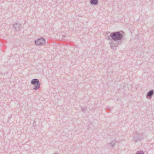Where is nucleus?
Wrapping results in <instances>:
<instances>
[{
  "instance_id": "obj_1",
  "label": "nucleus",
  "mask_w": 154,
  "mask_h": 154,
  "mask_svg": "<svg viewBox=\"0 0 154 154\" xmlns=\"http://www.w3.org/2000/svg\"><path fill=\"white\" fill-rule=\"evenodd\" d=\"M110 36L112 40L118 42L122 40L123 35L120 32L117 31L111 33L110 34Z\"/></svg>"
},
{
  "instance_id": "obj_2",
  "label": "nucleus",
  "mask_w": 154,
  "mask_h": 154,
  "mask_svg": "<svg viewBox=\"0 0 154 154\" xmlns=\"http://www.w3.org/2000/svg\"><path fill=\"white\" fill-rule=\"evenodd\" d=\"M146 137L144 133H140L136 132L134 134L132 141L135 143L140 141Z\"/></svg>"
},
{
  "instance_id": "obj_3",
  "label": "nucleus",
  "mask_w": 154,
  "mask_h": 154,
  "mask_svg": "<svg viewBox=\"0 0 154 154\" xmlns=\"http://www.w3.org/2000/svg\"><path fill=\"white\" fill-rule=\"evenodd\" d=\"M31 83L32 85H34L33 89L35 90L38 89L41 85V83L39 80L37 79H32Z\"/></svg>"
},
{
  "instance_id": "obj_4",
  "label": "nucleus",
  "mask_w": 154,
  "mask_h": 154,
  "mask_svg": "<svg viewBox=\"0 0 154 154\" xmlns=\"http://www.w3.org/2000/svg\"><path fill=\"white\" fill-rule=\"evenodd\" d=\"M35 44L38 46H42L45 44V41L43 38H38L35 41Z\"/></svg>"
},
{
  "instance_id": "obj_5",
  "label": "nucleus",
  "mask_w": 154,
  "mask_h": 154,
  "mask_svg": "<svg viewBox=\"0 0 154 154\" xmlns=\"http://www.w3.org/2000/svg\"><path fill=\"white\" fill-rule=\"evenodd\" d=\"M110 46V48L112 49L115 51L117 48L116 47L119 44V42H118L114 41L112 40L111 42L109 43Z\"/></svg>"
},
{
  "instance_id": "obj_6",
  "label": "nucleus",
  "mask_w": 154,
  "mask_h": 154,
  "mask_svg": "<svg viewBox=\"0 0 154 154\" xmlns=\"http://www.w3.org/2000/svg\"><path fill=\"white\" fill-rule=\"evenodd\" d=\"M154 94V91L153 90L149 91L146 94V98L148 99L149 98H149H151L152 97V96Z\"/></svg>"
},
{
  "instance_id": "obj_7",
  "label": "nucleus",
  "mask_w": 154,
  "mask_h": 154,
  "mask_svg": "<svg viewBox=\"0 0 154 154\" xmlns=\"http://www.w3.org/2000/svg\"><path fill=\"white\" fill-rule=\"evenodd\" d=\"M13 27L16 31L19 30L20 28V24L19 23H16L13 24Z\"/></svg>"
},
{
  "instance_id": "obj_8",
  "label": "nucleus",
  "mask_w": 154,
  "mask_h": 154,
  "mask_svg": "<svg viewBox=\"0 0 154 154\" xmlns=\"http://www.w3.org/2000/svg\"><path fill=\"white\" fill-rule=\"evenodd\" d=\"M116 143V141L115 140H112V141L111 142L109 143H108L107 144L108 145H109V146L110 147H113L115 146V145Z\"/></svg>"
},
{
  "instance_id": "obj_9",
  "label": "nucleus",
  "mask_w": 154,
  "mask_h": 154,
  "mask_svg": "<svg viewBox=\"0 0 154 154\" xmlns=\"http://www.w3.org/2000/svg\"><path fill=\"white\" fill-rule=\"evenodd\" d=\"M90 3L91 5H96L98 3V0H90Z\"/></svg>"
},
{
  "instance_id": "obj_10",
  "label": "nucleus",
  "mask_w": 154,
  "mask_h": 154,
  "mask_svg": "<svg viewBox=\"0 0 154 154\" xmlns=\"http://www.w3.org/2000/svg\"><path fill=\"white\" fill-rule=\"evenodd\" d=\"M135 154H144V152L143 151H138Z\"/></svg>"
},
{
  "instance_id": "obj_11",
  "label": "nucleus",
  "mask_w": 154,
  "mask_h": 154,
  "mask_svg": "<svg viewBox=\"0 0 154 154\" xmlns=\"http://www.w3.org/2000/svg\"><path fill=\"white\" fill-rule=\"evenodd\" d=\"M81 110L82 112L85 113L87 111V109L85 108L81 107Z\"/></svg>"
},
{
  "instance_id": "obj_12",
  "label": "nucleus",
  "mask_w": 154,
  "mask_h": 154,
  "mask_svg": "<svg viewBox=\"0 0 154 154\" xmlns=\"http://www.w3.org/2000/svg\"><path fill=\"white\" fill-rule=\"evenodd\" d=\"M110 36H107L106 37V39H107L108 40H109L110 39Z\"/></svg>"
},
{
  "instance_id": "obj_13",
  "label": "nucleus",
  "mask_w": 154,
  "mask_h": 154,
  "mask_svg": "<svg viewBox=\"0 0 154 154\" xmlns=\"http://www.w3.org/2000/svg\"><path fill=\"white\" fill-rule=\"evenodd\" d=\"M65 37H66V36L65 35H63V38H62V39H63L64 38H65Z\"/></svg>"
},
{
  "instance_id": "obj_14",
  "label": "nucleus",
  "mask_w": 154,
  "mask_h": 154,
  "mask_svg": "<svg viewBox=\"0 0 154 154\" xmlns=\"http://www.w3.org/2000/svg\"><path fill=\"white\" fill-rule=\"evenodd\" d=\"M109 33V32H106V34L107 35H108V34Z\"/></svg>"
}]
</instances>
